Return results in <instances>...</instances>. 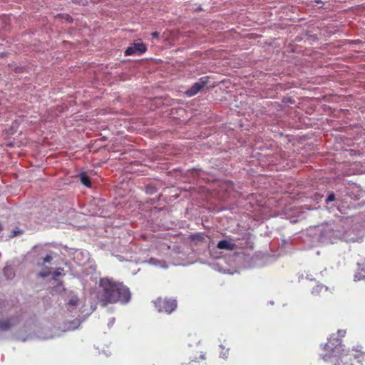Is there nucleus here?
<instances>
[{
	"label": "nucleus",
	"mask_w": 365,
	"mask_h": 365,
	"mask_svg": "<svg viewBox=\"0 0 365 365\" xmlns=\"http://www.w3.org/2000/svg\"><path fill=\"white\" fill-rule=\"evenodd\" d=\"M99 286L100 290L97 298L103 307L118 302L126 304L130 299V290L123 282L113 278L105 277L100 279Z\"/></svg>",
	"instance_id": "1"
},
{
	"label": "nucleus",
	"mask_w": 365,
	"mask_h": 365,
	"mask_svg": "<svg viewBox=\"0 0 365 365\" xmlns=\"http://www.w3.org/2000/svg\"><path fill=\"white\" fill-rule=\"evenodd\" d=\"M341 341L336 337H331L324 346V349L330 352L323 356L325 361H330L334 365H352L351 356L343 348Z\"/></svg>",
	"instance_id": "2"
},
{
	"label": "nucleus",
	"mask_w": 365,
	"mask_h": 365,
	"mask_svg": "<svg viewBox=\"0 0 365 365\" xmlns=\"http://www.w3.org/2000/svg\"><path fill=\"white\" fill-rule=\"evenodd\" d=\"M153 303L158 312L170 314L177 308V301L173 298L158 297Z\"/></svg>",
	"instance_id": "3"
},
{
	"label": "nucleus",
	"mask_w": 365,
	"mask_h": 365,
	"mask_svg": "<svg viewBox=\"0 0 365 365\" xmlns=\"http://www.w3.org/2000/svg\"><path fill=\"white\" fill-rule=\"evenodd\" d=\"M146 51V46L141 41L135 43L125 51V56L141 54Z\"/></svg>",
	"instance_id": "4"
},
{
	"label": "nucleus",
	"mask_w": 365,
	"mask_h": 365,
	"mask_svg": "<svg viewBox=\"0 0 365 365\" xmlns=\"http://www.w3.org/2000/svg\"><path fill=\"white\" fill-rule=\"evenodd\" d=\"M347 352L351 356V359L354 358L358 362L363 363L365 361V351H363L361 346L353 347L351 350L349 349Z\"/></svg>",
	"instance_id": "5"
},
{
	"label": "nucleus",
	"mask_w": 365,
	"mask_h": 365,
	"mask_svg": "<svg viewBox=\"0 0 365 365\" xmlns=\"http://www.w3.org/2000/svg\"><path fill=\"white\" fill-rule=\"evenodd\" d=\"M207 84V81L202 78L198 82H196L190 89L186 91V94L189 96H192L197 94L201 89H202Z\"/></svg>",
	"instance_id": "6"
},
{
	"label": "nucleus",
	"mask_w": 365,
	"mask_h": 365,
	"mask_svg": "<svg viewBox=\"0 0 365 365\" xmlns=\"http://www.w3.org/2000/svg\"><path fill=\"white\" fill-rule=\"evenodd\" d=\"M217 247L220 250L232 251L237 248V245L231 240H222L218 242Z\"/></svg>",
	"instance_id": "7"
},
{
	"label": "nucleus",
	"mask_w": 365,
	"mask_h": 365,
	"mask_svg": "<svg viewBox=\"0 0 365 365\" xmlns=\"http://www.w3.org/2000/svg\"><path fill=\"white\" fill-rule=\"evenodd\" d=\"M357 271L354 274V281H360L365 279V260L357 264Z\"/></svg>",
	"instance_id": "8"
},
{
	"label": "nucleus",
	"mask_w": 365,
	"mask_h": 365,
	"mask_svg": "<svg viewBox=\"0 0 365 365\" xmlns=\"http://www.w3.org/2000/svg\"><path fill=\"white\" fill-rule=\"evenodd\" d=\"M327 291V287L324 286L323 284H317L314 287H313L312 290V294L314 296H319L322 292H325Z\"/></svg>",
	"instance_id": "9"
},
{
	"label": "nucleus",
	"mask_w": 365,
	"mask_h": 365,
	"mask_svg": "<svg viewBox=\"0 0 365 365\" xmlns=\"http://www.w3.org/2000/svg\"><path fill=\"white\" fill-rule=\"evenodd\" d=\"M79 177H80V180L83 185H84L87 187H91V180H90L89 177L85 173H81Z\"/></svg>",
	"instance_id": "10"
},
{
	"label": "nucleus",
	"mask_w": 365,
	"mask_h": 365,
	"mask_svg": "<svg viewBox=\"0 0 365 365\" xmlns=\"http://www.w3.org/2000/svg\"><path fill=\"white\" fill-rule=\"evenodd\" d=\"M14 324V322H11L10 319L0 321V330L1 331H6L9 330Z\"/></svg>",
	"instance_id": "11"
},
{
	"label": "nucleus",
	"mask_w": 365,
	"mask_h": 365,
	"mask_svg": "<svg viewBox=\"0 0 365 365\" xmlns=\"http://www.w3.org/2000/svg\"><path fill=\"white\" fill-rule=\"evenodd\" d=\"M4 273L5 275H8V277H13L14 275L12 269L10 267H5L4 269Z\"/></svg>",
	"instance_id": "12"
},
{
	"label": "nucleus",
	"mask_w": 365,
	"mask_h": 365,
	"mask_svg": "<svg viewBox=\"0 0 365 365\" xmlns=\"http://www.w3.org/2000/svg\"><path fill=\"white\" fill-rule=\"evenodd\" d=\"M78 298L77 297H73L69 300L68 304L70 306L76 307L78 304Z\"/></svg>",
	"instance_id": "13"
},
{
	"label": "nucleus",
	"mask_w": 365,
	"mask_h": 365,
	"mask_svg": "<svg viewBox=\"0 0 365 365\" xmlns=\"http://www.w3.org/2000/svg\"><path fill=\"white\" fill-rule=\"evenodd\" d=\"M50 274V270L48 267L45 270L40 272L38 275L41 277H46Z\"/></svg>",
	"instance_id": "14"
},
{
	"label": "nucleus",
	"mask_w": 365,
	"mask_h": 365,
	"mask_svg": "<svg viewBox=\"0 0 365 365\" xmlns=\"http://www.w3.org/2000/svg\"><path fill=\"white\" fill-rule=\"evenodd\" d=\"M334 199H335L334 194V193H331L330 195H329V196L326 199V202H327V203H329V202L334 200Z\"/></svg>",
	"instance_id": "15"
},
{
	"label": "nucleus",
	"mask_w": 365,
	"mask_h": 365,
	"mask_svg": "<svg viewBox=\"0 0 365 365\" xmlns=\"http://www.w3.org/2000/svg\"><path fill=\"white\" fill-rule=\"evenodd\" d=\"M53 259V257L51 255H47L43 258V262H50Z\"/></svg>",
	"instance_id": "16"
},
{
	"label": "nucleus",
	"mask_w": 365,
	"mask_h": 365,
	"mask_svg": "<svg viewBox=\"0 0 365 365\" xmlns=\"http://www.w3.org/2000/svg\"><path fill=\"white\" fill-rule=\"evenodd\" d=\"M61 274V273L59 271H56L53 274V279H56L58 277H59Z\"/></svg>",
	"instance_id": "17"
},
{
	"label": "nucleus",
	"mask_w": 365,
	"mask_h": 365,
	"mask_svg": "<svg viewBox=\"0 0 365 365\" xmlns=\"http://www.w3.org/2000/svg\"><path fill=\"white\" fill-rule=\"evenodd\" d=\"M152 35H153V36H155V37H158V33H156V32L153 33V34H152Z\"/></svg>",
	"instance_id": "18"
},
{
	"label": "nucleus",
	"mask_w": 365,
	"mask_h": 365,
	"mask_svg": "<svg viewBox=\"0 0 365 365\" xmlns=\"http://www.w3.org/2000/svg\"><path fill=\"white\" fill-rule=\"evenodd\" d=\"M37 264H38V266H41V265H43V263L38 262V263H37Z\"/></svg>",
	"instance_id": "19"
},
{
	"label": "nucleus",
	"mask_w": 365,
	"mask_h": 365,
	"mask_svg": "<svg viewBox=\"0 0 365 365\" xmlns=\"http://www.w3.org/2000/svg\"><path fill=\"white\" fill-rule=\"evenodd\" d=\"M2 230V226L0 224V232Z\"/></svg>",
	"instance_id": "20"
}]
</instances>
